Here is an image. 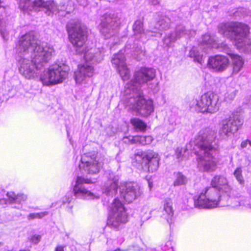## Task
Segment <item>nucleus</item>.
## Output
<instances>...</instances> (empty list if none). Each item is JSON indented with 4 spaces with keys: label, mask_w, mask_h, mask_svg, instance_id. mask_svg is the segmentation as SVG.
<instances>
[{
    "label": "nucleus",
    "mask_w": 251,
    "mask_h": 251,
    "mask_svg": "<svg viewBox=\"0 0 251 251\" xmlns=\"http://www.w3.org/2000/svg\"><path fill=\"white\" fill-rule=\"evenodd\" d=\"M128 216L124 204L117 198L114 199L109 210L108 223L115 228L126 223Z\"/></svg>",
    "instance_id": "nucleus-5"
},
{
    "label": "nucleus",
    "mask_w": 251,
    "mask_h": 251,
    "mask_svg": "<svg viewBox=\"0 0 251 251\" xmlns=\"http://www.w3.org/2000/svg\"><path fill=\"white\" fill-rule=\"evenodd\" d=\"M65 246L58 245L55 249L54 251H64V249Z\"/></svg>",
    "instance_id": "nucleus-47"
},
{
    "label": "nucleus",
    "mask_w": 251,
    "mask_h": 251,
    "mask_svg": "<svg viewBox=\"0 0 251 251\" xmlns=\"http://www.w3.org/2000/svg\"><path fill=\"white\" fill-rule=\"evenodd\" d=\"M18 50L24 56L29 54L30 58L38 64L48 62L54 53L52 46L39 45L33 33L29 32L22 36L19 40Z\"/></svg>",
    "instance_id": "nucleus-2"
},
{
    "label": "nucleus",
    "mask_w": 251,
    "mask_h": 251,
    "mask_svg": "<svg viewBox=\"0 0 251 251\" xmlns=\"http://www.w3.org/2000/svg\"><path fill=\"white\" fill-rule=\"evenodd\" d=\"M52 13H57L59 12L58 6L54 3L53 1H48V5L46 8Z\"/></svg>",
    "instance_id": "nucleus-39"
},
{
    "label": "nucleus",
    "mask_w": 251,
    "mask_h": 251,
    "mask_svg": "<svg viewBox=\"0 0 251 251\" xmlns=\"http://www.w3.org/2000/svg\"><path fill=\"white\" fill-rule=\"evenodd\" d=\"M133 108L141 116L147 117L153 112V101L151 100H146L142 95H139Z\"/></svg>",
    "instance_id": "nucleus-15"
},
{
    "label": "nucleus",
    "mask_w": 251,
    "mask_h": 251,
    "mask_svg": "<svg viewBox=\"0 0 251 251\" xmlns=\"http://www.w3.org/2000/svg\"><path fill=\"white\" fill-rule=\"evenodd\" d=\"M67 10H71L72 9L71 8H68L67 7L65 9Z\"/></svg>",
    "instance_id": "nucleus-52"
},
{
    "label": "nucleus",
    "mask_w": 251,
    "mask_h": 251,
    "mask_svg": "<svg viewBox=\"0 0 251 251\" xmlns=\"http://www.w3.org/2000/svg\"><path fill=\"white\" fill-rule=\"evenodd\" d=\"M137 187V186L131 183L126 185L125 190L122 192L123 197L126 201L128 203L131 202L137 197L139 192Z\"/></svg>",
    "instance_id": "nucleus-23"
},
{
    "label": "nucleus",
    "mask_w": 251,
    "mask_h": 251,
    "mask_svg": "<svg viewBox=\"0 0 251 251\" xmlns=\"http://www.w3.org/2000/svg\"><path fill=\"white\" fill-rule=\"evenodd\" d=\"M5 23L2 20H0V33L4 40H7V32L5 30Z\"/></svg>",
    "instance_id": "nucleus-40"
},
{
    "label": "nucleus",
    "mask_w": 251,
    "mask_h": 251,
    "mask_svg": "<svg viewBox=\"0 0 251 251\" xmlns=\"http://www.w3.org/2000/svg\"><path fill=\"white\" fill-rule=\"evenodd\" d=\"M211 133L206 129L201 130L195 137L194 143L200 150L203 151L204 154L210 153V151H216L217 149L212 145L208 139Z\"/></svg>",
    "instance_id": "nucleus-12"
},
{
    "label": "nucleus",
    "mask_w": 251,
    "mask_h": 251,
    "mask_svg": "<svg viewBox=\"0 0 251 251\" xmlns=\"http://www.w3.org/2000/svg\"><path fill=\"white\" fill-rule=\"evenodd\" d=\"M189 56L191 57H193L194 60L197 61L199 63H202V55H200L198 51H196V49L193 48L190 51Z\"/></svg>",
    "instance_id": "nucleus-37"
},
{
    "label": "nucleus",
    "mask_w": 251,
    "mask_h": 251,
    "mask_svg": "<svg viewBox=\"0 0 251 251\" xmlns=\"http://www.w3.org/2000/svg\"><path fill=\"white\" fill-rule=\"evenodd\" d=\"M211 95H201L197 100V105L201 112H210L212 109V102Z\"/></svg>",
    "instance_id": "nucleus-22"
},
{
    "label": "nucleus",
    "mask_w": 251,
    "mask_h": 251,
    "mask_svg": "<svg viewBox=\"0 0 251 251\" xmlns=\"http://www.w3.org/2000/svg\"><path fill=\"white\" fill-rule=\"evenodd\" d=\"M47 214V212H43L35 213L36 219H41Z\"/></svg>",
    "instance_id": "nucleus-44"
},
{
    "label": "nucleus",
    "mask_w": 251,
    "mask_h": 251,
    "mask_svg": "<svg viewBox=\"0 0 251 251\" xmlns=\"http://www.w3.org/2000/svg\"><path fill=\"white\" fill-rule=\"evenodd\" d=\"M70 4L73 3L71 1H70Z\"/></svg>",
    "instance_id": "nucleus-53"
},
{
    "label": "nucleus",
    "mask_w": 251,
    "mask_h": 251,
    "mask_svg": "<svg viewBox=\"0 0 251 251\" xmlns=\"http://www.w3.org/2000/svg\"><path fill=\"white\" fill-rule=\"evenodd\" d=\"M211 186L205 188L195 201L196 206L212 208L216 207L221 200V194L229 196L232 188L227 179L219 175L214 176L211 179Z\"/></svg>",
    "instance_id": "nucleus-1"
},
{
    "label": "nucleus",
    "mask_w": 251,
    "mask_h": 251,
    "mask_svg": "<svg viewBox=\"0 0 251 251\" xmlns=\"http://www.w3.org/2000/svg\"><path fill=\"white\" fill-rule=\"evenodd\" d=\"M118 23L116 18L110 15H105L101 19L99 25L100 33L108 38L114 35L118 30Z\"/></svg>",
    "instance_id": "nucleus-13"
},
{
    "label": "nucleus",
    "mask_w": 251,
    "mask_h": 251,
    "mask_svg": "<svg viewBox=\"0 0 251 251\" xmlns=\"http://www.w3.org/2000/svg\"><path fill=\"white\" fill-rule=\"evenodd\" d=\"M237 181L240 184H243L244 182V178L242 175V171L240 167L237 168L233 173Z\"/></svg>",
    "instance_id": "nucleus-38"
},
{
    "label": "nucleus",
    "mask_w": 251,
    "mask_h": 251,
    "mask_svg": "<svg viewBox=\"0 0 251 251\" xmlns=\"http://www.w3.org/2000/svg\"><path fill=\"white\" fill-rule=\"evenodd\" d=\"M134 158L144 171L153 172L158 168V155L153 151L148 150L137 152L134 154Z\"/></svg>",
    "instance_id": "nucleus-8"
},
{
    "label": "nucleus",
    "mask_w": 251,
    "mask_h": 251,
    "mask_svg": "<svg viewBox=\"0 0 251 251\" xmlns=\"http://www.w3.org/2000/svg\"><path fill=\"white\" fill-rule=\"evenodd\" d=\"M69 40L76 51H84L87 38V29L80 23H75L68 29Z\"/></svg>",
    "instance_id": "nucleus-6"
},
{
    "label": "nucleus",
    "mask_w": 251,
    "mask_h": 251,
    "mask_svg": "<svg viewBox=\"0 0 251 251\" xmlns=\"http://www.w3.org/2000/svg\"><path fill=\"white\" fill-rule=\"evenodd\" d=\"M221 131L225 135L229 136L236 133L243 125V122L237 116H230L223 121Z\"/></svg>",
    "instance_id": "nucleus-16"
},
{
    "label": "nucleus",
    "mask_w": 251,
    "mask_h": 251,
    "mask_svg": "<svg viewBox=\"0 0 251 251\" xmlns=\"http://www.w3.org/2000/svg\"><path fill=\"white\" fill-rule=\"evenodd\" d=\"M84 48L85 47H84ZM83 52L84 53V58L87 61L99 62L103 59V52L100 49L91 48L87 51L84 49Z\"/></svg>",
    "instance_id": "nucleus-21"
},
{
    "label": "nucleus",
    "mask_w": 251,
    "mask_h": 251,
    "mask_svg": "<svg viewBox=\"0 0 251 251\" xmlns=\"http://www.w3.org/2000/svg\"><path fill=\"white\" fill-rule=\"evenodd\" d=\"M27 219L29 220H33L34 219H36L35 213H30L27 216Z\"/></svg>",
    "instance_id": "nucleus-48"
},
{
    "label": "nucleus",
    "mask_w": 251,
    "mask_h": 251,
    "mask_svg": "<svg viewBox=\"0 0 251 251\" xmlns=\"http://www.w3.org/2000/svg\"><path fill=\"white\" fill-rule=\"evenodd\" d=\"M143 51L141 48H138L137 50L135 51V52L134 53V55L136 56V57H138L137 55L140 53H142Z\"/></svg>",
    "instance_id": "nucleus-49"
},
{
    "label": "nucleus",
    "mask_w": 251,
    "mask_h": 251,
    "mask_svg": "<svg viewBox=\"0 0 251 251\" xmlns=\"http://www.w3.org/2000/svg\"><path fill=\"white\" fill-rule=\"evenodd\" d=\"M248 144H249V145L251 146V141H250L248 140L244 141L241 143V147L242 148H246Z\"/></svg>",
    "instance_id": "nucleus-45"
},
{
    "label": "nucleus",
    "mask_w": 251,
    "mask_h": 251,
    "mask_svg": "<svg viewBox=\"0 0 251 251\" xmlns=\"http://www.w3.org/2000/svg\"><path fill=\"white\" fill-rule=\"evenodd\" d=\"M144 19L141 18L137 20L134 23L132 29L134 32L135 37L139 40L143 41L144 39H147V36L149 32H156V31L151 30H145L144 28Z\"/></svg>",
    "instance_id": "nucleus-20"
},
{
    "label": "nucleus",
    "mask_w": 251,
    "mask_h": 251,
    "mask_svg": "<svg viewBox=\"0 0 251 251\" xmlns=\"http://www.w3.org/2000/svg\"><path fill=\"white\" fill-rule=\"evenodd\" d=\"M211 133L206 129L201 130L195 137L194 143L200 150L203 151L204 154L210 153V151H216L217 149L212 145L208 139Z\"/></svg>",
    "instance_id": "nucleus-11"
},
{
    "label": "nucleus",
    "mask_w": 251,
    "mask_h": 251,
    "mask_svg": "<svg viewBox=\"0 0 251 251\" xmlns=\"http://www.w3.org/2000/svg\"><path fill=\"white\" fill-rule=\"evenodd\" d=\"M218 38L214 35L206 34L202 36V43L204 45H209L212 48H219Z\"/></svg>",
    "instance_id": "nucleus-28"
},
{
    "label": "nucleus",
    "mask_w": 251,
    "mask_h": 251,
    "mask_svg": "<svg viewBox=\"0 0 251 251\" xmlns=\"http://www.w3.org/2000/svg\"><path fill=\"white\" fill-rule=\"evenodd\" d=\"M155 74V70L153 69L141 68L134 73L132 79L125 86V94H131L139 92L143 85L154 78Z\"/></svg>",
    "instance_id": "nucleus-4"
},
{
    "label": "nucleus",
    "mask_w": 251,
    "mask_h": 251,
    "mask_svg": "<svg viewBox=\"0 0 251 251\" xmlns=\"http://www.w3.org/2000/svg\"><path fill=\"white\" fill-rule=\"evenodd\" d=\"M79 4L83 6H86L88 4L87 0H77Z\"/></svg>",
    "instance_id": "nucleus-46"
},
{
    "label": "nucleus",
    "mask_w": 251,
    "mask_h": 251,
    "mask_svg": "<svg viewBox=\"0 0 251 251\" xmlns=\"http://www.w3.org/2000/svg\"><path fill=\"white\" fill-rule=\"evenodd\" d=\"M118 187V181L117 180H112L111 182H110V189L113 190H117Z\"/></svg>",
    "instance_id": "nucleus-41"
},
{
    "label": "nucleus",
    "mask_w": 251,
    "mask_h": 251,
    "mask_svg": "<svg viewBox=\"0 0 251 251\" xmlns=\"http://www.w3.org/2000/svg\"><path fill=\"white\" fill-rule=\"evenodd\" d=\"M6 195L8 200L11 203H21L26 199L25 195L21 193L16 194L12 191L7 192Z\"/></svg>",
    "instance_id": "nucleus-29"
},
{
    "label": "nucleus",
    "mask_w": 251,
    "mask_h": 251,
    "mask_svg": "<svg viewBox=\"0 0 251 251\" xmlns=\"http://www.w3.org/2000/svg\"><path fill=\"white\" fill-rule=\"evenodd\" d=\"M228 63V59L226 57L217 55L209 58L207 65L215 71L223 72L227 67Z\"/></svg>",
    "instance_id": "nucleus-19"
},
{
    "label": "nucleus",
    "mask_w": 251,
    "mask_h": 251,
    "mask_svg": "<svg viewBox=\"0 0 251 251\" xmlns=\"http://www.w3.org/2000/svg\"><path fill=\"white\" fill-rule=\"evenodd\" d=\"M19 251H30L29 250H20Z\"/></svg>",
    "instance_id": "nucleus-51"
},
{
    "label": "nucleus",
    "mask_w": 251,
    "mask_h": 251,
    "mask_svg": "<svg viewBox=\"0 0 251 251\" xmlns=\"http://www.w3.org/2000/svg\"><path fill=\"white\" fill-rule=\"evenodd\" d=\"M19 8L24 11L33 10L32 1L31 0H20Z\"/></svg>",
    "instance_id": "nucleus-32"
},
{
    "label": "nucleus",
    "mask_w": 251,
    "mask_h": 251,
    "mask_svg": "<svg viewBox=\"0 0 251 251\" xmlns=\"http://www.w3.org/2000/svg\"><path fill=\"white\" fill-rule=\"evenodd\" d=\"M69 70L68 66L65 64L53 65L41 77V80L46 85L62 82L67 77Z\"/></svg>",
    "instance_id": "nucleus-7"
},
{
    "label": "nucleus",
    "mask_w": 251,
    "mask_h": 251,
    "mask_svg": "<svg viewBox=\"0 0 251 251\" xmlns=\"http://www.w3.org/2000/svg\"><path fill=\"white\" fill-rule=\"evenodd\" d=\"M130 123L135 129L143 132L146 130L147 127V124L139 118H131L130 120Z\"/></svg>",
    "instance_id": "nucleus-30"
},
{
    "label": "nucleus",
    "mask_w": 251,
    "mask_h": 251,
    "mask_svg": "<svg viewBox=\"0 0 251 251\" xmlns=\"http://www.w3.org/2000/svg\"><path fill=\"white\" fill-rule=\"evenodd\" d=\"M94 68L90 65L85 63L78 66L75 72V79L76 83H85L88 78L93 76Z\"/></svg>",
    "instance_id": "nucleus-17"
},
{
    "label": "nucleus",
    "mask_w": 251,
    "mask_h": 251,
    "mask_svg": "<svg viewBox=\"0 0 251 251\" xmlns=\"http://www.w3.org/2000/svg\"><path fill=\"white\" fill-rule=\"evenodd\" d=\"M41 238V236L39 235H34L30 238V241L37 244L39 242Z\"/></svg>",
    "instance_id": "nucleus-42"
},
{
    "label": "nucleus",
    "mask_w": 251,
    "mask_h": 251,
    "mask_svg": "<svg viewBox=\"0 0 251 251\" xmlns=\"http://www.w3.org/2000/svg\"><path fill=\"white\" fill-rule=\"evenodd\" d=\"M47 62H44L41 64L35 63L34 61L26 58L22 57L20 60V66L19 71L20 73L27 79H32L35 77L37 75V71L40 70L44 64Z\"/></svg>",
    "instance_id": "nucleus-10"
},
{
    "label": "nucleus",
    "mask_w": 251,
    "mask_h": 251,
    "mask_svg": "<svg viewBox=\"0 0 251 251\" xmlns=\"http://www.w3.org/2000/svg\"><path fill=\"white\" fill-rule=\"evenodd\" d=\"M163 215L168 221L171 220L174 215L173 203L170 200H166L164 201Z\"/></svg>",
    "instance_id": "nucleus-26"
},
{
    "label": "nucleus",
    "mask_w": 251,
    "mask_h": 251,
    "mask_svg": "<svg viewBox=\"0 0 251 251\" xmlns=\"http://www.w3.org/2000/svg\"><path fill=\"white\" fill-rule=\"evenodd\" d=\"M187 182V179L186 177L180 172H177L176 174V178L174 182V186H178L185 184Z\"/></svg>",
    "instance_id": "nucleus-33"
},
{
    "label": "nucleus",
    "mask_w": 251,
    "mask_h": 251,
    "mask_svg": "<svg viewBox=\"0 0 251 251\" xmlns=\"http://www.w3.org/2000/svg\"><path fill=\"white\" fill-rule=\"evenodd\" d=\"M232 60L233 72L237 74L243 68L244 61L241 57L237 54L230 55Z\"/></svg>",
    "instance_id": "nucleus-27"
},
{
    "label": "nucleus",
    "mask_w": 251,
    "mask_h": 251,
    "mask_svg": "<svg viewBox=\"0 0 251 251\" xmlns=\"http://www.w3.org/2000/svg\"><path fill=\"white\" fill-rule=\"evenodd\" d=\"M150 2L153 5H157L159 3V0H150Z\"/></svg>",
    "instance_id": "nucleus-50"
},
{
    "label": "nucleus",
    "mask_w": 251,
    "mask_h": 251,
    "mask_svg": "<svg viewBox=\"0 0 251 251\" xmlns=\"http://www.w3.org/2000/svg\"><path fill=\"white\" fill-rule=\"evenodd\" d=\"M153 140L151 136H141L140 135V143L139 144L145 146L150 145L151 143Z\"/></svg>",
    "instance_id": "nucleus-36"
},
{
    "label": "nucleus",
    "mask_w": 251,
    "mask_h": 251,
    "mask_svg": "<svg viewBox=\"0 0 251 251\" xmlns=\"http://www.w3.org/2000/svg\"><path fill=\"white\" fill-rule=\"evenodd\" d=\"M140 135H136L133 136L131 139H130V142L131 144H139L140 143Z\"/></svg>",
    "instance_id": "nucleus-43"
},
{
    "label": "nucleus",
    "mask_w": 251,
    "mask_h": 251,
    "mask_svg": "<svg viewBox=\"0 0 251 251\" xmlns=\"http://www.w3.org/2000/svg\"><path fill=\"white\" fill-rule=\"evenodd\" d=\"M94 182L91 178H85L81 176H77L75 186H80L83 184H92Z\"/></svg>",
    "instance_id": "nucleus-35"
},
{
    "label": "nucleus",
    "mask_w": 251,
    "mask_h": 251,
    "mask_svg": "<svg viewBox=\"0 0 251 251\" xmlns=\"http://www.w3.org/2000/svg\"><path fill=\"white\" fill-rule=\"evenodd\" d=\"M111 62L123 80H127L129 78L130 71L127 67L125 56L122 50L114 55Z\"/></svg>",
    "instance_id": "nucleus-14"
},
{
    "label": "nucleus",
    "mask_w": 251,
    "mask_h": 251,
    "mask_svg": "<svg viewBox=\"0 0 251 251\" xmlns=\"http://www.w3.org/2000/svg\"><path fill=\"white\" fill-rule=\"evenodd\" d=\"M48 1L45 0H34L32 1L33 10H37L39 8H46Z\"/></svg>",
    "instance_id": "nucleus-34"
},
{
    "label": "nucleus",
    "mask_w": 251,
    "mask_h": 251,
    "mask_svg": "<svg viewBox=\"0 0 251 251\" xmlns=\"http://www.w3.org/2000/svg\"><path fill=\"white\" fill-rule=\"evenodd\" d=\"M187 33L185 27L179 25L176 27L175 32L171 33L169 36L164 39V43L166 45L169 46L171 43L175 42Z\"/></svg>",
    "instance_id": "nucleus-25"
},
{
    "label": "nucleus",
    "mask_w": 251,
    "mask_h": 251,
    "mask_svg": "<svg viewBox=\"0 0 251 251\" xmlns=\"http://www.w3.org/2000/svg\"><path fill=\"white\" fill-rule=\"evenodd\" d=\"M218 31L224 36L230 38L238 48H242L249 33L250 28L248 25L242 23H222L218 26Z\"/></svg>",
    "instance_id": "nucleus-3"
},
{
    "label": "nucleus",
    "mask_w": 251,
    "mask_h": 251,
    "mask_svg": "<svg viewBox=\"0 0 251 251\" xmlns=\"http://www.w3.org/2000/svg\"><path fill=\"white\" fill-rule=\"evenodd\" d=\"M78 167L87 174L94 175L100 172L102 164L96 154L88 152L82 155Z\"/></svg>",
    "instance_id": "nucleus-9"
},
{
    "label": "nucleus",
    "mask_w": 251,
    "mask_h": 251,
    "mask_svg": "<svg viewBox=\"0 0 251 251\" xmlns=\"http://www.w3.org/2000/svg\"><path fill=\"white\" fill-rule=\"evenodd\" d=\"M74 196L83 200L88 198L94 199L95 196L94 194L82 186H74L73 188Z\"/></svg>",
    "instance_id": "nucleus-24"
},
{
    "label": "nucleus",
    "mask_w": 251,
    "mask_h": 251,
    "mask_svg": "<svg viewBox=\"0 0 251 251\" xmlns=\"http://www.w3.org/2000/svg\"><path fill=\"white\" fill-rule=\"evenodd\" d=\"M1 244H2V243L0 242V245H1Z\"/></svg>",
    "instance_id": "nucleus-54"
},
{
    "label": "nucleus",
    "mask_w": 251,
    "mask_h": 251,
    "mask_svg": "<svg viewBox=\"0 0 251 251\" xmlns=\"http://www.w3.org/2000/svg\"><path fill=\"white\" fill-rule=\"evenodd\" d=\"M170 20L167 17H164L162 19L158 21L155 25V29L156 31L157 29L159 30H166L170 27Z\"/></svg>",
    "instance_id": "nucleus-31"
},
{
    "label": "nucleus",
    "mask_w": 251,
    "mask_h": 251,
    "mask_svg": "<svg viewBox=\"0 0 251 251\" xmlns=\"http://www.w3.org/2000/svg\"><path fill=\"white\" fill-rule=\"evenodd\" d=\"M195 153L197 155H199L197 161L204 171L210 172L215 171L217 167V161L215 157L212 154L210 153L201 156L199 154L198 151H196Z\"/></svg>",
    "instance_id": "nucleus-18"
}]
</instances>
